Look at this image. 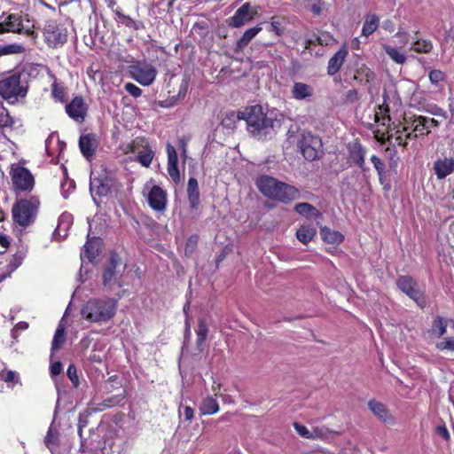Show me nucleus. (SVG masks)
<instances>
[{
  "label": "nucleus",
  "instance_id": "15",
  "mask_svg": "<svg viewBox=\"0 0 454 454\" xmlns=\"http://www.w3.org/2000/svg\"><path fill=\"white\" fill-rule=\"evenodd\" d=\"M120 261L117 254H111L103 272V284L105 286H112L116 282L120 275V272L116 270Z\"/></svg>",
  "mask_w": 454,
  "mask_h": 454
},
{
  "label": "nucleus",
  "instance_id": "8",
  "mask_svg": "<svg viewBox=\"0 0 454 454\" xmlns=\"http://www.w3.org/2000/svg\"><path fill=\"white\" fill-rule=\"evenodd\" d=\"M43 36L50 46L60 47L67 41V28L56 20H48L43 28Z\"/></svg>",
  "mask_w": 454,
  "mask_h": 454
},
{
  "label": "nucleus",
  "instance_id": "52",
  "mask_svg": "<svg viewBox=\"0 0 454 454\" xmlns=\"http://www.w3.org/2000/svg\"><path fill=\"white\" fill-rule=\"evenodd\" d=\"M70 227V215H61L59 220L58 226L55 230V232H58L60 235V231L64 228L67 231Z\"/></svg>",
  "mask_w": 454,
  "mask_h": 454
},
{
  "label": "nucleus",
  "instance_id": "47",
  "mask_svg": "<svg viewBox=\"0 0 454 454\" xmlns=\"http://www.w3.org/2000/svg\"><path fill=\"white\" fill-rule=\"evenodd\" d=\"M67 375L70 381L72 382V385L74 388H77L80 385L79 377L77 374V369L74 364H70L67 371Z\"/></svg>",
  "mask_w": 454,
  "mask_h": 454
},
{
  "label": "nucleus",
  "instance_id": "42",
  "mask_svg": "<svg viewBox=\"0 0 454 454\" xmlns=\"http://www.w3.org/2000/svg\"><path fill=\"white\" fill-rule=\"evenodd\" d=\"M25 255V253L22 251H19L12 255L7 266L10 273L14 271L22 264Z\"/></svg>",
  "mask_w": 454,
  "mask_h": 454
},
{
  "label": "nucleus",
  "instance_id": "41",
  "mask_svg": "<svg viewBox=\"0 0 454 454\" xmlns=\"http://www.w3.org/2000/svg\"><path fill=\"white\" fill-rule=\"evenodd\" d=\"M379 112L375 114V121L381 125H387L390 121V116L387 114L389 107L387 105H380L378 106Z\"/></svg>",
  "mask_w": 454,
  "mask_h": 454
},
{
  "label": "nucleus",
  "instance_id": "56",
  "mask_svg": "<svg viewBox=\"0 0 454 454\" xmlns=\"http://www.w3.org/2000/svg\"><path fill=\"white\" fill-rule=\"evenodd\" d=\"M125 90L127 92H129L131 96L135 98H138L142 94V90L131 82H128L125 84Z\"/></svg>",
  "mask_w": 454,
  "mask_h": 454
},
{
  "label": "nucleus",
  "instance_id": "5",
  "mask_svg": "<svg viewBox=\"0 0 454 454\" xmlns=\"http://www.w3.org/2000/svg\"><path fill=\"white\" fill-rule=\"evenodd\" d=\"M40 206L41 201L36 195L17 198L12 207L13 223L22 229L33 225L37 218Z\"/></svg>",
  "mask_w": 454,
  "mask_h": 454
},
{
  "label": "nucleus",
  "instance_id": "20",
  "mask_svg": "<svg viewBox=\"0 0 454 454\" xmlns=\"http://www.w3.org/2000/svg\"><path fill=\"white\" fill-rule=\"evenodd\" d=\"M291 95L296 100H309L314 96V88L305 82H294L291 89Z\"/></svg>",
  "mask_w": 454,
  "mask_h": 454
},
{
  "label": "nucleus",
  "instance_id": "38",
  "mask_svg": "<svg viewBox=\"0 0 454 454\" xmlns=\"http://www.w3.org/2000/svg\"><path fill=\"white\" fill-rule=\"evenodd\" d=\"M333 38L331 35L325 33H322L320 35H313L311 37L306 40V49H308L311 44H320V45H327Z\"/></svg>",
  "mask_w": 454,
  "mask_h": 454
},
{
  "label": "nucleus",
  "instance_id": "11",
  "mask_svg": "<svg viewBox=\"0 0 454 454\" xmlns=\"http://www.w3.org/2000/svg\"><path fill=\"white\" fill-rule=\"evenodd\" d=\"M130 74L141 85L149 86L154 82L157 70L151 64L137 63L130 67Z\"/></svg>",
  "mask_w": 454,
  "mask_h": 454
},
{
  "label": "nucleus",
  "instance_id": "32",
  "mask_svg": "<svg viewBox=\"0 0 454 454\" xmlns=\"http://www.w3.org/2000/svg\"><path fill=\"white\" fill-rule=\"evenodd\" d=\"M411 128H413V132H417L419 136L430 133V129L426 122V117L422 115L413 117Z\"/></svg>",
  "mask_w": 454,
  "mask_h": 454
},
{
  "label": "nucleus",
  "instance_id": "49",
  "mask_svg": "<svg viewBox=\"0 0 454 454\" xmlns=\"http://www.w3.org/2000/svg\"><path fill=\"white\" fill-rule=\"evenodd\" d=\"M56 438H57L56 434L53 433L52 429L50 427L47 432V434L44 438V442H45V445L47 446V448L51 450V452L52 454H56V451L54 449Z\"/></svg>",
  "mask_w": 454,
  "mask_h": 454
},
{
  "label": "nucleus",
  "instance_id": "37",
  "mask_svg": "<svg viewBox=\"0 0 454 454\" xmlns=\"http://www.w3.org/2000/svg\"><path fill=\"white\" fill-rule=\"evenodd\" d=\"M385 52L397 64H403L406 61V55L399 51L395 47L384 44Z\"/></svg>",
  "mask_w": 454,
  "mask_h": 454
},
{
  "label": "nucleus",
  "instance_id": "12",
  "mask_svg": "<svg viewBox=\"0 0 454 454\" xmlns=\"http://www.w3.org/2000/svg\"><path fill=\"white\" fill-rule=\"evenodd\" d=\"M396 284L398 288L412 299L420 308L425 307L426 301L423 297V294L415 287L416 283L412 278L401 276L397 278Z\"/></svg>",
  "mask_w": 454,
  "mask_h": 454
},
{
  "label": "nucleus",
  "instance_id": "43",
  "mask_svg": "<svg viewBox=\"0 0 454 454\" xmlns=\"http://www.w3.org/2000/svg\"><path fill=\"white\" fill-rule=\"evenodd\" d=\"M416 52L428 53L433 49V44L430 41L417 39L411 47Z\"/></svg>",
  "mask_w": 454,
  "mask_h": 454
},
{
  "label": "nucleus",
  "instance_id": "55",
  "mask_svg": "<svg viewBox=\"0 0 454 454\" xmlns=\"http://www.w3.org/2000/svg\"><path fill=\"white\" fill-rule=\"evenodd\" d=\"M294 427L299 435L306 439H310V429L298 422L294 423Z\"/></svg>",
  "mask_w": 454,
  "mask_h": 454
},
{
  "label": "nucleus",
  "instance_id": "45",
  "mask_svg": "<svg viewBox=\"0 0 454 454\" xmlns=\"http://www.w3.org/2000/svg\"><path fill=\"white\" fill-rule=\"evenodd\" d=\"M331 431L325 427H315L310 429V440L326 439Z\"/></svg>",
  "mask_w": 454,
  "mask_h": 454
},
{
  "label": "nucleus",
  "instance_id": "36",
  "mask_svg": "<svg viewBox=\"0 0 454 454\" xmlns=\"http://www.w3.org/2000/svg\"><path fill=\"white\" fill-rule=\"evenodd\" d=\"M294 210L299 215L306 217L318 215V210L314 206L307 202L296 204L294 207Z\"/></svg>",
  "mask_w": 454,
  "mask_h": 454
},
{
  "label": "nucleus",
  "instance_id": "27",
  "mask_svg": "<svg viewBox=\"0 0 454 454\" xmlns=\"http://www.w3.org/2000/svg\"><path fill=\"white\" fill-rule=\"evenodd\" d=\"M320 235L324 241L331 244H340L344 239V236L340 231H333L327 227L320 229Z\"/></svg>",
  "mask_w": 454,
  "mask_h": 454
},
{
  "label": "nucleus",
  "instance_id": "18",
  "mask_svg": "<svg viewBox=\"0 0 454 454\" xmlns=\"http://www.w3.org/2000/svg\"><path fill=\"white\" fill-rule=\"evenodd\" d=\"M79 147L82 155L90 160L95 154L98 147V140L96 135L93 133H88L80 137Z\"/></svg>",
  "mask_w": 454,
  "mask_h": 454
},
{
  "label": "nucleus",
  "instance_id": "61",
  "mask_svg": "<svg viewBox=\"0 0 454 454\" xmlns=\"http://www.w3.org/2000/svg\"><path fill=\"white\" fill-rule=\"evenodd\" d=\"M51 376H57L59 375L62 371V364L61 362H54L51 364Z\"/></svg>",
  "mask_w": 454,
  "mask_h": 454
},
{
  "label": "nucleus",
  "instance_id": "51",
  "mask_svg": "<svg viewBox=\"0 0 454 454\" xmlns=\"http://www.w3.org/2000/svg\"><path fill=\"white\" fill-rule=\"evenodd\" d=\"M270 31L274 32L277 35H282L285 31L282 21L278 19L272 18Z\"/></svg>",
  "mask_w": 454,
  "mask_h": 454
},
{
  "label": "nucleus",
  "instance_id": "64",
  "mask_svg": "<svg viewBox=\"0 0 454 454\" xmlns=\"http://www.w3.org/2000/svg\"><path fill=\"white\" fill-rule=\"evenodd\" d=\"M52 94L55 98H59L60 101H64V90L61 88H58L56 85L53 86Z\"/></svg>",
  "mask_w": 454,
  "mask_h": 454
},
{
  "label": "nucleus",
  "instance_id": "35",
  "mask_svg": "<svg viewBox=\"0 0 454 454\" xmlns=\"http://www.w3.org/2000/svg\"><path fill=\"white\" fill-rule=\"evenodd\" d=\"M374 77V73L365 65H362V67L356 70L354 79L359 81L360 82L368 83L373 80Z\"/></svg>",
  "mask_w": 454,
  "mask_h": 454
},
{
  "label": "nucleus",
  "instance_id": "34",
  "mask_svg": "<svg viewBox=\"0 0 454 454\" xmlns=\"http://www.w3.org/2000/svg\"><path fill=\"white\" fill-rule=\"evenodd\" d=\"M379 27V18L375 14L368 15L363 25L362 35L368 36L372 35Z\"/></svg>",
  "mask_w": 454,
  "mask_h": 454
},
{
  "label": "nucleus",
  "instance_id": "19",
  "mask_svg": "<svg viewBox=\"0 0 454 454\" xmlns=\"http://www.w3.org/2000/svg\"><path fill=\"white\" fill-rule=\"evenodd\" d=\"M22 31V20L19 14L12 13L4 21L0 22V35L6 32L21 34Z\"/></svg>",
  "mask_w": 454,
  "mask_h": 454
},
{
  "label": "nucleus",
  "instance_id": "50",
  "mask_svg": "<svg viewBox=\"0 0 454 454\" xmlns=\"http://www.w3.org/2000/svg\"><path fill=\"white\" fill-rule=\"evenodd\" d=\"M435 348L440 350H450L454 351V339L445 338L442 341L437 342Z\"/></svg>",
  "mask_w": 454,
  "mask_h": 454
},
{
  "label": "nucleus",
  "instance_id": "6",
  "mask_svg": "<svg viewBox=\"0 0 454 454\" xmlns=\"http://www.w3.org/2000/svg\"><path fill=\"white\" fill-rule=\"evenodd\" d=\"M294 139L305 160L313 161L324 154L323 143L319 136L311 132H302L297 137L289 135V142Z\"/></svg>",
  "mask_w": 454,
  "mask_h": 454
},
{
  "label": "nucleus",
  "instance_id": "14",
  "mask_svg": "<svg viewBox=\"0 0 454 454\" xmlns=\"http://www.w3.org/2000/svg\"><path fill=\"white\" fill-rule=\"evenodd\" d=\"M66 112L70 118L78 122H82L85 119L87 105L82 97H75L66 106Z\"/></svg>",
  "mask_w": 454,
  "mask_h": 454
},
{
  "label": "nucleus",
  "instance_id": "16",
  "mask_svg": "<svg viewBox=\"0 0 454 454\" xmlns=\"http://www.w3.org/2000/svg\"><path fill=\"white\" fill-rule=\"evenodd\" d=\"M148 204L156 211H163L167 205V193L158 185H153L148 193Z\"/></svg>",
  "mask_w": 454,
  "mask_h": 454
},
{
  "label": "nucleus",
  "instance_id": "17",
  "mask_svg": "<svg viewBox=\"0 0 454 454\" xmlns=\"http://www.w3.org/2000/svg\"><path fill=\"white\" fill-rule=\"evenodd\" d=\"M96 439L90 437L89 439L81 440L79 450L68 447L65 449L67 454H104V450L96 444Z\"/></svg>",
  "mask_w": 454,
  "mask_h": 454
},
{
  "label": "nucleus",
  "instance_id": "57",
  "mask_svg": "<svg viewBox=\"0 0 454 454\" xmlns=\"http://www.w3.org/2000/svg\"><path fill=\"white\" fill-rule=\"evenodd\" d=\"M407 131V128L404 127L403 130H396V137L395 141L398 144V145L403 146L405 148L408 145V140L406 139L405 134L403 135V132Z\"/></svg>",
  "mask_w": 454,
  "mask_h": 454
},
{
  "label": "nucleus",
  "instance_id": "3",
  "mask_svg": "<svg viewBox=\"0 0 454 454\" xmlns=\"http://www.w3.org/2000/svg\"><path fill=\"white\" fill-rule=\"evenodd\" d=\"M117 310V300L114 298L90 299L81 308L82 317L90 322L103 324L110 321Z\"/></svg>",
  "mask_w": 454,
  "mask_h": 454
},
{
  "label": "nucleus",
  "instance_id": "48",
  "mask_svg": "<svg viewBox=\"0 0 454 454\" xmlns=\"http://www.w3.org/2000/svg\"><path fill=\"white\" fill-rule=\"evenodd\" d=\"M429 80L432 84L438 85L439 82L445 80V74L439 69H433L428 74Z\"/></svg>",
  "mask_w": 454,
  "mask_h": 454
},
{
  "label": "nucleus",
  "instance_id": "58",
  "mask_svg": "<svg viewBox=\"0 0 454 454\" xmlns=\"http://www.w3.org/2000/svg\"><path fill=\"white\" fill-rule=\"evenodd\" d=\"M359 99L358 92L356 90H349L345 95V100L348 103H354Z\"/></svg>",
  "mask_w": 454,
  "mask_h": 454
},
{
  "label": "nucleus",
  "instance_id": "4",
  "mask_svg": "<svg viewBox=\"0 0 454 454\" xmlns=\"http://www.w3.org/2000/svg\"><path fill=\"white\" fill-rule=\"evenodd\" d=\"M258 190L267 198L284 203L299 199L300 192L294 186L269 176H261L255 181Z\"/></svg>",
  "mask_w": 454,
  "mask_h": 454
},
{
  "label": "nucleus",
  "instance_id": "1",
  "mask_svg": "<svg viewBox=\"0 0 454 454\" xmlns=\"http://www.w3.org/2000/svg\"><path fill=\"white\" fill-rule=\"evenodd\" d=\"M239 115L247 122L248 132L257 139L271 137L280 128V121L273 114H264L261 106L255 105L247 108Z\"/></svg>",
  "mask_w": 454,
  "mask_h": 454
},
{
  "label": "nucleus",
  "instance_id": "9",
  "mask_svg": "<svg viewBox=\"0 0 454 454\" xmlns=\"http://www.w3.org/2000/svg\"><path fill=\"white\" fill-rule=\"evenodd\" d=\"M116 189L117 184H115L114 179L107 173H104L98 177H90V191L94 200H96L94 194L104 197Z\"/></svg>",
  "mask_w": 454,
  "mask_h": 454
},
{
  "label": "nucleus",
  "instance_id": "63",
  "mask_svg": "<svg viewBox=\"0 0 454 454\" xmlns=\"http://www.w3.org/2000/svg\"><path fill=\"white\" fill-rule=\"evenodd\" d=\"M84 253L90 261L95 258V252L93 251L92 246L89 242H86L84 245Z\"/></svg>",
  "mask_w": 454,
  "mask_h": 454
},
{
  "label": "nucleus",
  "instance_id": "53",
  "mask_svg": "<svg viewBox=\"0 0 454 454\" xmlns=\"http://www.w3.org/2000/svg\"><path fill=\"white\" fill-rule=\"evenodd\" d=\"M167 153H168V164H177L178 163V156L177 153L173 145L168 144L167 145Z\"/></svg>",
  "mask_w": 454,
  "mask_h": 454
},
{
  "label": "nucleus",
  "instance_id": "7",
  "mask_svg": "<svg viewBox=\"0 0 454 454\" xmlns=\"http://www.w3.org/2000/svg\"><path fill=\"white\" fill-rule=\"evenodd\" d=\"M13 191L17 197L22 192H30L35 187V178L25 167L18 166L11 172Z\"/></svg>",
  "mask_w": 454,
  "mask_h": 454
},
{
  "label": "nucleus",
  "instance_id": "60",
  "mask_svg": "<svg viewBox=\"0 0 454 454\" xmlns=\"http://www.w3.org/2000/svg\"><path fill=\"white\" fill-rule=\"evenodd\" d=\"M436 434L444 440H448L450 438V434L445 426H438L435 428Z\"/></svg>",
  "mask_w": 454,
  "mask_h": 454
},
{
  "label": "nucleus",
  "instance_id": "10",
  "mask_svg": "<svg viewBox=\"0 0 454 454\" xmlns=\"http://www.w3.org/2000/svg\"><path fill=\"white\" fill-rule=\"evenodd\" d=\"M257 14V8L252 6L250 3L242 4L233 14L226 20V23L230 27L239 28L250 22Z\"/></svg>",
  "mask_w": 454,
  "mask_h": 454
},
{
  "label": "nucleus",
  "instance_id": "13",
  "mask_svg": "<svg viewBox=\"0 0 454 454\" xmlns=\"http://www.w3.org/2000/svg\"><path fill=\"white\" fill-rule=\"evenodd\" d=\"M140 147H142V150L137 152V160L143 167L148 168L153 161L154 153L150 147L148 142L143 138H137L133 142L132 152L135 153Z\"/></svg>",
  "mask_w": 454,
  "mask_h": 454
},
{
  "label": "nucleus",
  "instance_id": "22",
  "mask_svg": "<svg viewBox=\"0 0 454 454\" xmlns=\"http://www.w3.org/2000/svg\"><path fill=\"white\" fill-rule=\"evenodd\" d=\"M349 158L351 163L358 166L362 171H365V150L359 143H354L348 146Z\"/></svg>",
  "mask_w": 454,
  "mask_h": 454
},
{
  "label": "nucleus",
  "instance_id": "40",
  "mask_svg": "<svg viewBox=\"0 0 454 454\" xmlns=\"http://www.w3.org/2000/svg\"><path fill=\"white\" fill-rule=\"evenodd\" d=\"M115 13L118 17V20L128 27H132L135 30H139L143 27L142 22L133 20L129 16L121 13V11L116 10Z\"/></svg>",
  "mask_w": 454,
  "mask_h": 454
},
{
  "label": "nucleus",
  "instance_id": "24",
  "mask_svg": "<svg viewBox=\"0 0 454 454\" xmlns=\"http://www.w3.org/2000/svg\"><path fill=\"white\" fill-rule=\"evenodd\" d=\"M262 27L257 25L247 29L242 36L237 41L235 51H242L249 43L262 31Z\"/></svg>",
  "mask_w": 454,
  "mask_h": 454
},
{
  "label": "nucleus",
  "instance_id": "30",
  "mask_svg": "<svg viewBox=\"0 0 454 454\" xmlns=\"http://www.w3.org/2000/svg\"><path fill=\"white\" fill-rule=\"evenodd\" d=\"M208 333V328L207 325L203 318H199L198 320V328L196 330L197 334V340H196V346L200 352L202 351L203 343L207 336Z\"/></svg>",
  "mask_w": 454,
  "mask_h": 454
},
{
  "label": "nucleus",
  "instance_id": "54",
  "mask_svg": "<svg viewBox=\"0 0 454 454\" xmlns=\"http://www.w3.org/2000/svg\"><path fill=\"white\" fill-rule=\"evenodd\" d=\"M168 172L171 179L178 184L180 182V173L177 164H168Z\"/></svg>",
  "mask_w": 454,
  "mask_h": 454
},
{
  "label": "nucleus",
  "instance_id": "33",
  "mask_svg": "<svg viewBox=\"0 0 454 454\" xmlns=\"http://www.w3.org/2000/svg\"><path fill=\"white\" fill-rule=\"evenodd\" d=\"M317 231L313 227L301 226L296 231V237L299 241L308 244L315 237Z\"/></svg>",
  "mask_w": 454,
  "mask_h": 454
},
{
  "label": "nucleus",
  "instance_id": "31",
  "mask_svg": "<svg viewBox=\"0 0 454 454\" xmlns=\"http://www.w3.org/2000/svg\"><path fill=\"white\" fill-rule=\"evenodd\" d=\"M219 411V404L212 396L206 397L200 405V411L203 415H212Z\"/></svg>",
  "mask_w": 454,
  "mask_h": 454
},
{
  "label": "nucleus",
  "instance_id": "23",
  "mask_svg": "<svg viewBox=\"0 0 454 454\" xmlns=\"http://www.w3.org/2000/svg\"><path fill=\"white\" fill-rule=\"evenodd\" d=\"M347 56L348 51L345 46L341 47L338 51H336L328 61L327 74L331 76L337 74L343 65Z\"/></svg>",
  "mask_w": 454,
  "mask_h": 454
},
{
  "label": "nucleus",
  "instance_id": "46",
  "mask_svg": "<svg viewBox=\"0 0 454 454\" xmlns=\"http://www.w3.org/2000/svg\"><path fill=\"white\" fill-rule=\"evenodd\" d=\"M371 161L373 164L375 169L377 170L380 183H382L383 174L386 168L385 163L376 155H372L371 157Z\"/></svg>",
  "mask_w": 454,
  "mask_h": 454
},
{
  "label": "nucleus",
  "instance_id": "25",
  "mask_svg": "<svg viewBox=\"0 0 454 454\" xmlns=\"http://www.w3.org/2000/svg\"><path fill=\"white\" fill-rule=\"evenodd\" d=\"M187 195L190 207L196 209L200 204V191L198 181L194 177H190L187 184Z\"/></svg>",
  "mask_w": 454,
  "mask_h": 454
},
{
  "label": "nucleus",
  "instance_id": "62",
  "mask_svg": "<svg viewBox=\"0 0 454 454\" xmlns=\"http://www.w3.org/2000/svg\"><path fill=\"white\" fill-rule=\"evenodd\" d=\"M191 317L190 316H187V318L185 319V325H184V341H189L191 339Z\"/></svg>",
  "mask_w": 454,
  "mask_h": 454
},
{
  "label": "nucleus",
  "instance_id": "28",
  "mask_svg": "<svg viewBox=\"0 0 454 454\" xmlns=\"http://www.w3.org/2000/svg\"><path fill=\"white\" fill-rule=\"evenodd\" d=\"M447 326L448 320L442 317L437 316L432 323L430 333L432 336L440 338L446 333Z\"/></svg>",
  "mask_w": 454,
  "mask_h": 454
},
{
  "label": "nucleus",
  "instance_id": "29",
  "mask_svg": "<svg viewBox=\"0 0 454 454\" xmlns=\"http://www.w3.org/2000/svg\"><path fill=\"white\" fill-rule=\"evenodd\" d=\"M15 120L10 115L9 111L4 106L3 103L0 102V129L2 130H12Z\"/></svg>",
  "mask_w": 454,
  "mask_h": 454
},
{
  "label": "nucleus",
  "instance_id": "39",
  "mask_svg": "<svg viewBox=\"0 0 454 454\" xmlns=\"http://www.w3.org/2000/svg\"><path fill=\"white\" fill-rule=\"evenodd\" d=\"M66 335H65V327L59 324L55 332L52 343H51V350H57L60 348V346L65 342Z\"/></svg>",
  "mask_w": 454,
  "mask_h": 454
},
{
  "label": "nucleus",
  "instance_id": "44",
  "mask_svg": "<svg viewBox=\"0 0 454 454\" xmlns=\"http://www.w3.org/2000/svg\"><path fill=\"white\" fill-rule=\"evenodd\" d=\"M0 49L2 51L3 56L11 54H20L25 52L26 51L23 45L18 43H12L8 45L0 44Z\"/></svg>",
  "mask_w": 454,
  "mask_h": 454
},
{
  "label": "nucleus",
  "instance_id": "21",
  "mask_svg": "<svg viewBox=\"0 0 454 454\" xmlns=\"http://www.w3.org/2000/svg\"><path fill=\"white\" fill-rule=\"evenodd\" d=\"M434 171L437 179H443L454 171V159H438L434 163Z\"/></svg>",
  "mask_w": 454,
  "mask_h": 454
},
{
  "label": "nucleus",
  "instance_id": "59",
  "mask_svg": "<svg viewBox=\"0 0 454 454\" xmlns=\"http://www.w3.org/2000/svg\"><path fill=\"white\" fill-rule=\"evenodd\" d=\"M428 112L433 115L442 116L444 119L447 118L446 112L443 109H442L441 107L437 106L436 105L430 106V108L428 109Z\"/></svg>",
  "mask_w": 454,
  "mask_h": 454
},
{
  "label": "nucleus",
  "instance_id": "2",
  "mask_svg": "<svg viewBox=\"0 0 454 454\" xmlns=\"http://www.w3.org/2000/svg\"><path fill=\"white\" fill-rule=\"evenodd\" d=\"M29 74L25 69H15L0 79V97L9 104H16L27 97Z\"/></svg>",
  "mask_w": 454,
  "mask_h": 454
},
{
  "label": "nucleus",
  "instance_id": "26",
  "mask_svg": "<svg viewBox=\"0 0 454 454\" xmlns=\"http://www.w3.org/2000/svg\"><path fill=\"white\" fill-rule=\"evenodd\" d=\"M368 407L379 419L384 422L389 421L390 416L388 410L384 403L376 400H371L368 403Z\"/></svg>",
  "mask_w": 454,
  "mask_h": 454
}]
</instances>
